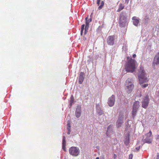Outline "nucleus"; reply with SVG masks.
<instances>
[{
    "label": "nucleus",
    "instance_id": "412c9836",
    "mask_svg": "<svg viewBox=\"0 0 159 159\" xmlns=\"http://www.w3.org/2000/svg\"><path fill=\"white\" fill-rule=\"evenodd\" d=\"M129 136H126V138H125V139L124 143H125V144L127 146L129 144Z\"/></svg>",
    "mask_w": 159,
    "mask_h": 159
},
{
    "label": "nucleus",
    "instance_id": "9b49d317",
    "mask_svg": "<svg viewBox=\"0 0 159 159\" xmlns=\"http://www.w3.org/2000/svg\"><path fill=\"white\" fill-rule=\"evenodd\" d=\"M85 76V74L84 72H81L78 77V83L80 84H81L83 83Z\"/></svg>",
    "mask_w": 159,
    "mask_h": 159
},
{
    "label": "nucleus",
    "instance_id": "4be33fe9",
    "mask_svg": "<svg viewBox=\"0 0 159 159\" xmlns=\"http://www.w3.org/2000/svg\"><path fill=\"white\" fill-rule=\"evenodd\" d=\"M74 98L73 96L72 95L71 96V97L70 98V104L69 105V106H70L69 107L70 108V107L72 106V104L74 102Z\"/></svg>",
    "mask_w": 159,
    "mask_h": 159
},
{
    "label": "nucleus",
    "instance_id": "c9c22d12",
    "mask_svg": "<svg viewBox=\"0 0 159 159\" xmlns=\"http://www.w3.org/2000/svg\"><path fill=\"white\" fill-rule=\"evenodd\" d=\"M116 156L115 154H114V157L115 158L116 157Z\"/></svg>",
    "mask_w": 159,
    "mask_h": 159
},
{
    "label": "nucleus",
    "instance_id": "393cba45",
    "mask_svg": "<svg viewBox=\"0 0 159 159\" xmlns=\"http://www.w3.org/2000/svg\"><path fill=\"white\" fill-rule=\"evenodd\" d=\"M70 123L69 122H68L67 124V129H70Z\"/></svg>",
    "mask_w": 159,
    "mask_h": 159
},
{
    "label": "nucleus",
    "instance_id": "f704fd0d",
    "mask_svg": "<svg viewBox=\"0 0 159 159\" xmlns=\"http://www.w3.org/2000/svg\"><path fill=\"white\" fill-rule=\"evenodd\" d=\"M125 2H126L127 3H128L129 0H125Z\"/></svg>",
    "mask_w": 159,
    "mask_h": 159
},
{
    "label": "nucleus",
    "instance_id": "7ed1b4c3",
    "mask_svg": "<svg viewBox=\"0 0 159 159\" xmlns=\"http://www.w3.org/2000/svg\"><path fill=\"white\" fill-rule=\"evenodd\" d=\"M134 81L133 79L131 78H128L126 80L125 89L126 92L128 94L130 93L134 89Z\"/></svg>",
    "mask_w": 159,
    "mask_h": 159
},
{
    "label": "nucleus",
    "instance_id": "f3484780",
    "mask_svg": "<svg viewBox=\"0 0 159 159\" xmlns=\"http://www.w3.org/2000/svg\"><path fill=\"white\" fill-rule=\"evenodd\" d=\"M100 1L101 0H97V4L98 6H99L98 8V10H100L102 8V7L104 5V2L102 1L101 2L100 5H99Z\"/></svg>",
    "mask_w": 159,
    "mask_h": 159
},
{
    "label": "nucleus",
    "instance_id": "aec40b11",
    "mask_svg": "<svg viewBox=\"0 0 159 159\" xmlns=\"http://www.w3.org/2000/svg\"><path fill=\"white\" fill-rule=\"evenodd\" d=\"M138 110L137 109L133 108L132 114V116L133 118H134V117L136 116Z\"/></svg>",
    "mask_w": 159,
    "mask_h": 159
},
{
    "label": "nucleus",
    "instance_id": "f03ea898",
    "mask_svg": "<svg viewBox=\"0 0 159 159\" xmlns=\"http://www.w3.org/2000/svg\"><path fill=\"white\" fill-rule=\"evenodd\" d=\"M127 61L126 63V67L129 70H135L138 66V64L135 60L132 59L128 56L127 57Z\"/></svg>",
    "mask_w": 159,
    "mask_h": 159
},
{
    "label": "nucleus",
    "instance_id": "f8f14e48",
    "mask_svg": "<svg viewBox=\"0 0 159 159\" xmlns=\"http://www.w3.org/2000/svg\"><path fill=\"white\" fill-rule=\"evenodd\" d=\"M81 107L80 106L78 105L75 111V116L79 118L81 115Z\"/></svg>",
    "mask_w": 159,
    "mask_h": 159
},
{
    "label": "nucleus",
    "instance_id": "423d86ee",
    "mask_svg": "<svg viewBox=\"0 0 159 159\" xmlns=\"http://www.w3.org/2000/svg\"><path fill=\"white\" fill-rule=\"evenodd\" d=\"M152 134V131L150 130L149 132L145 135L146 138L144 139V136H143L142 141L144 143H150L152 142V139L150 137Z\"/></svg>",
    "mask_w": 159,
    "mask_h": 159
},
{
    "label": "nucleus",
    "instance_id": "2f4dec72",
    "mask_svg": "<svg viewBox=\"0 0 159 159\" xmlns=\"http://www.w3.org/2000/svg\"><path fill=\"white\" fill-rule=\"evenodd\" d=\"M136 57V55L134 54H133V57L134 58H135Z\"/></svg>",
    "mask_w": 159,
    "mask_h": 159
},
{
    "label": "nucleus",
    "instance_id": "39448f33",
    "mask_svg": "<svg viewBox=\"0 0 159 159\" xmlns=\"http://www.w3.org/2000/svg\"><path fill=\"white\" fill-rule=\"evenodd\" d=\"M80 150L79 148L76 147H72L69 149L70 154L73 156H78L80 153Z\"/></svg>",
    "mask_w": 159,
    "mask_h": 159
},
{
    "label": "nucleus",
    "instance_id": "6ab92c4d",
    "mask_svg": "<svg viewBox=\"0 0 159 159\" xmlns=\"http://www.w3.org/2000/svg\"><path fill=\"white\" fill-rule=\"evenodd\" d=\"M66 145V141L65 140V137L64 136H63L62 142V148L65 151H66V148L65 147Z\"/></svg>",
    "mask_w": 159,
    "mask_h": 159
},
{
    "label": "nucleus",
    "instance_id": "20e7f679",
    "mask_svg": "<svg viewBox=\"0 0 159 159\" xmlns=\"http://www.w3.org/2000/svg\"><path fill=\"white\" fill-rule=\"evenodd\" d=\"M126 22V14L125 12H121L120 16L119 23L120 25L123 27L125 25Z\"/></svg>",
    "mask_w": 159,
    "mask_h": 159
},
{
    "label": "nucleus",
    "instance_id": "2eb2a0df",
    "mask_svg": "<svg viewBox=\"0 0 159 159\" xmlns=\"http://www.w3.org/2000/svg\"><path fill=\"white\" fill-rule=\"evenodd\" d=\"M133 24L136 26H137L139 22V19L136 16H133L132 18Z\"/></svg>",
    "mask_w": 159,
    "mask_h": 159
},
{
    "label": "nucleus",
    "instance_id": "dca6fc26",
    "mask_svg": "<svg viewBox=\"0 0 159 159\" xmlns=\"http://www.w3.org/2000/svg\"><path fill=\"white\" fill-rule=\"evenodd\" d=\"M96 107L97 112L99 116H101L103 114V111L101 109L99 105L97 104Z\"/></svg>",
    "mask_w": 159,
    "mask_h": 159
},
{
    "label": "nucleus",
    "instance_id": "7c9ffc66",
    "mask_svg": "<svg viewBox=\"0 0 159 159\" xmlns=\"http://www.w3.org/2000/svg\"><path fill=\"white\" fill-rule=\"evenodd\" d=\"M140 148V146H138L135 149L136 150V151H139Z\"/></svg>",
    "mask_w": 159,
    "mask_h": 159
},
{
    "label": "nucleus",
    "instance_id": "0eeeda50",
    "mask_svg": "<svg viewBox=\"0 0 159 159\" xmlns=\"http://www.w3.org/2000/svg\"><path fill=\"white\" fill-rule=\"evenodd\" d=\"M149 100V97L148 95L144 96L141 102L142 107L144 109L147 108L148 105Z\"/></svg>",
    "mask_w": 159,
    "mask_h": 159
},
{
    "label": "nucleus",
    "instance_id": "a211bd4d",
    "mask_svg": "<svg viewBox=\"0 0 159 159\" xmlns=\"http://www.w3.org/2000/svg\"><path fill=\"white\" fill-rule=\"evenodd\" d=\"M140 102L139 101H136L134 103L133 108L138 110L139 107Z\"/></svg>",
    "mask_w": 159,
    "mask_h": 159
},
{
    "label": "nucleus",
    "instance_id": "5701e85b",
    "mask_svg": "<svg viewBox=\"0 0 159 159\" xmlns=\"http://www.w3.org/2000/svg\"><path fill=\"white\" fill-rule=\"evenodd\" d=\"M124 8V6L122 3H120L118 9L117 10V12H120Z\"/></svg>",
    "mask_w": 159,
    "mask_h": 159
},
{
    "label": "nucleus",
    "instance_id": "a878e982",
    "mask_svg": "<svg viewBox=\"0 0 159 159\" xmlns=\"http://www.w3.org/2000/svg\"><path fill=\"white\" fill-rule=\"evenodd\" d=\"M148 86V84H145L142 85V86L143 89H144L147 87Z\"/></svg>",
    "mask_w": 159,
    "mask_h": 159
},
{
    "label": "nucleus",
    "instance_id": "6e6552de",
    "mask_svg": "<svg viewBox=\"0 0 159 159\" xmlns=\"http://www.w3.org/2000/svg\"><path fill=\"white\" fill-rule=\"evenodd\" d=\"M123 120L124 115L122 114H120L116 122V125L117 128L120 127L121 126L122 124L124 122Z\"/></svg>",
    "mask_w": 159,
    "mask_h": 159
},
{
    "label": "nucleus",
    "instance_id": "72a5a7b5",
    "mask_svg": "<svg viewBox=\"0 0 159 159\" xmlns=\"http://www.w3.org/2000/svg\"><path fill=\"white\" fill-rule=\"evenodd\" d=\"M110 128V126H109L107 128V132H108V130H109V129Z\"/></svg>",
    "mask_w": 159,
    "mask_h": 159
},
{
    "label": "nucleus",
    "instance_id": "e433bc0d",
    "mask_svg": "<svg viewBox=\"0 0 159 159\" xmlns=\"http://www.w3.org/2000/svg\"><path fill=\"white\" fill-rule=\"evenodd\" d=\"M157 139H159V135H158L157 136Z\"/></svg>",
    "mask_w": 159,
    "mask_h": 159
},
{
    "label": "nucleus",
    "instance_id": "c85d7f7f",
    "mask_svg": "<svg viewBox=\"0 0 159 159\" xmlns=\"http://www.w3.org/2000/svg\"><path fill=\"white\" fill-rule=\"evenodd\" d=\"M145 20L148 21V20H149V17L148 16H146L144 18Z\"/></svg>",
    "mask_w": 159,
    "mask_h": 159
},
{
    "label": "nucleus",
    "instance_id": "473e14b6",
    "mask_svg": "<svg viewBox=\"0 0 159 159\" xmlns=\"http://www.w3.org/2000/svg\"><path fill=\"white\" fill-rule=\"evenodd\" d=\"M156 159H159V155H158L157 156Z\"/></svg>",
    "mask_w": 159,
    "mask_h": 159
},
{
    "label": "nucleus",
    "instance_id": "4c0bfd02",
    "mask_svg": "<svg viewBox=\"0 0 159 159\" xmlns=\"http://www.w3.org/2000/svg\"><path fill=\"white\" fill-rule=\"evenodd\" d=\"M96 159H99V157H97L96 158Z\"/></svg>",
    "mask_w": 159,
    "mask_h": 159
},
{
    "label": "nucleus",
    "instance_id": "c756f323",
    "mask_svg": "<svg viewBox=\"0 0 159 159\" xmlns=\"http://www.w3.org/2000/svg\"><path fill=\"white\" fill-rule=\"evenodd\" d=\"M67 129L68 130V132H67V133L68 134H70V132H71L70 129Z\"/></svg>",
    "mask_w": 159,
    "mask_h": 159
},
{
    "label": "nucleus",
    "instance_id": "4468645a",
    "mask_svg": "<svg viewBox=\"0 0 159 159\" xmlns=\"http://www.w3.org/2000/svg\"><path fill=\"white\" fill-rule=\"evenodd\" d=\"M107 43L109 45H113L114 43V37L113 36H110L108 37Z\"/></svg>",
    "mask_w": 159,
    "mask_h": 159
},
{
    "label": "nucleus",
    "instance_id": "f257e3e1",
    "mask_svg": "<svg viewBox=\"0 0 159 159\" xmlns=\"http://www.w3.org/2000/svg\"><path fill=\"white\" fill-rule=\"evenodd\" d=\"M124 72H131L134 73L135 76L137 75L139 83L141 84L148 81L147 74L144 70H124Z\"/></svg>",
    "mask_w": 159,
    "mask_h": 159
},
{
    "label": "nucleus",
    "instance_id": "bb28decb",
    "mask_svg": "<svg viewBox=\"0 0 159 159\" xmlns=\"http://www.w3.org/2000/svg\"><path fill=\"white\" fill-rule=\"evenodd\" d=\"M133 155L132 154H130L129 157V159H132Z\"/></svg>",
    "mask_w": 159,
    "mask_h": 159
},
{
    "label": "nucleus",
    "instance_id": "b1692460",
    "mask_svg": "<svg viewBox=\"0 0 159 159\" xmlns=\"http://www.w3.org/2000/svg\"><path fill=\"white\" fill-rule=\"evenodd\" d=\"M84 26H85L83 24V25H82L81 26L80 34L81 35H82L83 34V32L84 30Z\"/></svg>",
    "mask_w": 159,
    "mask_h": 159
},
{
    "label": "nucleus",
    "instance_id": "ddd939ff",
    "mask_svg": "<svg viewBox=\"0 0 159 159\" xmlns=\"http://www.w3.org/2000/svg\"><path fill=\"white\" fill-rule=\"evenodd\" d=\"M158 64H159V52L156 55L154 58L152 66H154L155 65Z\"/></svg>",
    "mask_w": 159,
    "mask_h": 159
},
{
    "label": "nucleus",
    "instance_id": "1a4fd4ad",
    "mask_svg": "<svg viewBox=\"0 0 159 159\" xmlns=\"http://www.w3.org/2000/svg\"><path fill=\"white\" fill-rule=\"evenodd\" d=\"M115 102V96L114 95H112L108 99L107 103L110 107H112L114 105Z\"/></svg>",
    "mask_w": 159,
    "mask_h": 159
},
{
    "label": "nucleus",
    "instance_id": "cd10ccee",
    "mask_svg": "<svg viewBox=\"0 0 159 159\" xmlns=\"http://www.w3.org/2000/svg\"><path fill=\"white\" fill-rule=\"evenodd\" d=\"M129 127H130V126L129 124H128V125H126V128H125L126 130H128V128Z\"/></svg>",
    "mask_w": 159,
    "mask_h": 159
},
{
    "label": "nucleus",
    "instance_id": "9d476101",
    "mask_svg": "<svg viewBox=\"0 0 159 159\" xmlns=\"http://www.w3.org/2000/svg\"><path fill=\"white\" fill-rule=\"evenodd\" d=\"M85 20L86 22L85 26L84 29V34H86L88 32V30L89 27V24L91 21L92 19H89L88 18V17H87L85 18Z\"/></svg>",
    "mask_w": 159,
    "mask_h": 159
}]
</instances>
